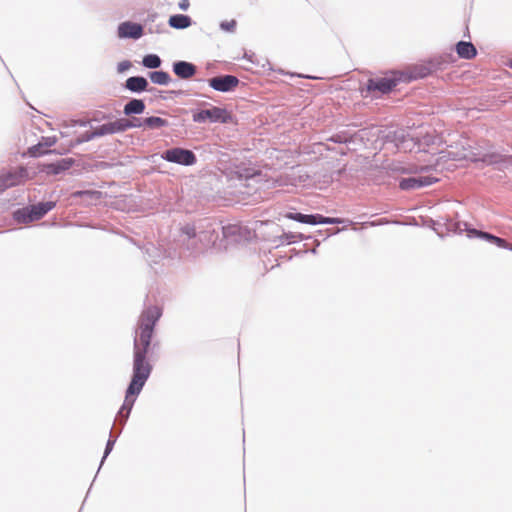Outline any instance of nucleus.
I'll use <instances>...</instances> for the list:
<instances>
[{"mask_svg":"<svg viewBox=\"0 0 512 512\" xmlns=\"http://www.w3.org/2000/svg\"><path fill=\"white\" fill-rule=\"evenodd\" d=\"M162 315L158 306L146 308L140 315L135 331L133 347V375L127 388L124 403L119 411L121 417L127 418L137 396L152 372V365L148 360L151 349V339L154 327Z\"/></svg>","mask_w":512,"mask_h":512,"instance_id":"f257e3e1","label":"nucleus"},{"mask_svg":"<svg viewBox=\"0 0 512 512\" xmlns=\"http://www.w3.org/2000/svg\"><path fill=\"white\" fill-rule=\"evenodd\" d=\"M193 121L196 123H231L233 116L225 108L211 106L208 109L199 110L193 113Z\"/></svg>","mask_w":512,"mask_h":512,"instance_id":"f03ea898","label":"nucleus"},{"mask_svg":"<svg viewBox=\"0 0 512 512\" xmlns=\"http://www.w3.org/2000/svg\"><path fill=\"white\" fill-rule=\"evenodd\" d=\"M55 206L54 202H42L17 210L14 218L19 223H29L41 219L47 212Z\"/></svg>","mask_w":512,"mask_h":512,"instance_id":"7ed1b4c3","label":"nucleus"},{"mask_svg":"<svg viewBox=\"0 0 512 512\" xmlns=\"http://www.w3.org/2000/svg\"><path fill=\"white\" fill-rule=\"evenodd\" d=\"M399 82H403L402 72L392 71L385 77L369 79L367 82V90L385 94L390 92Z\"/></svg>","mask_w":512,"mask_h":512,"instance_id":"20e7f679","label":"nucleus"},{"mask_svg":"<svg viewBox=\"0 0 512 512\" xmlns=\"http://www.w3.org/2000/svg\"><path fill=\"white\" fill-rule=\"evenodd\" d=\"M30 179L28 171L25 167H18L13 171L0 176V192L4 190L24 184Z\"/></svg>","mask_w":512,"mask_h":512,"instance_id":"39448f33","label":"nucleus"},{"mask_svg":"<svg viewBox=\"0 0 512 512\" xmlns=\"http://www.w3.org/2000/svg\"><path fill=\"white\" fill-rule=\"evenodd\" d=\"M162 158L166 161L186 166L193 165L196 162L195 154L192 151L183 148H172L166 150L162 154Z\"/></svg>","mask_w":512,"mask_h":512,"instance_id":"423d86ee","label":"nucleus"},{"mask_svg":"<svg viewBox=\"0 0 512 512\" xmlns=\"http://www.w3.org/2000/svg\"><path fill=\"white\" fill-rule=\"evenodd\" d=\"M286 218L295 220L301 223L315 225V224H341L343 220L340 218L324 217L322 215H305L301 213H287Z\"/></svg>","mask_w":512,"mask_h":512,"instance_id":"0eeeda50","label":"nucleus"},{"mask_svg":"<svg viewBox=\"0 0 512 512\" xmlns=\"http://www.w3.org/2000/svg\"><path fill=\"white\" fill-rule=\"evenodd\" d=\"M239 82V79L233 75L217 76L208 80L209 86L220 92L234 90Z\"/></svg>","mask_w":512,"mask_h":512,"instance_id":"6e6552de","label":"nucleus"},{"mask_svg":"<svg viewBox=\"0 0 512 512\" xmlns=\"http://www.w3.org/2000/svg\"><path fill=\"white\" fill-rule=\"evenodd\" d=\"M127 126H129L126 122L123 121H113L109 123H105L94 129L91 135H89L86 140H90L94 137H100L107 134H113L117 132H123L127 130Z\"/></svg>","mask_w":512,"mask_h":512,"instance_id":"1a4fd4ad","label":"nucleus"},{"mask_svg":"<svg viewBox=\"0 0 512 512\" xmlns=\"http://www.w3.org/2000/svg\"><path fill=\"white\" fill-rule=\"evenodd\" d=\"M436 181V178L430 176H416L402 179L399 182V187L402 190H414L421 187L429 186Z\"/></svg>","mask_w":512,"mask_h":512,"instance_id":"9d476101","label":"nucleus"},{"mask_svg":"<svg viewBox=\"0 0 512 512\" xmlns=\"http://www.w3.org/2000/svg\"><path fill=\"white\" fill-rule=\"evenodd\" d=\"M402 72L403 82L425 78L431 74L432 70L425 64L415 65Z\"/></svg>","mask_w":512,"mask_h":512,"instance_id":"9b49d317","label":"nucleus"},{"mask_svg":"<svg viewBox=\"0 0 512 512\" xmlns=\"http://www.w3.org/2000/svg\"><path fill=\"white\" fill-rule=\"evenodd\" d=\"M143 34V28L140 24L132 22H123L118 27V36L120 38L138 39Z\"/></svg>","mask_w":512,"mask_h":512,"instance_id":"f8f14e48","label":"nucleus"},{"mask_svg":"<svg viewBox=\"0 0 512 512\" xmlns=\"http://www.w3.org/2000/svg\"><path fill=\"white\" fill-rule=\"evenodd\" d=\"M468 235L469 236H475V237H479V238H482V239H485L493 244H495L496 246L500 247V248H503V249H510V244L503 238H500V237H497L495 235H492L488 232H483V231H480V230H476V229H472V230H469L468 231Z\"/></svg>","mask_w":512,"mask_h":512,"instance_id":"ddd939ff","label":"nucleus"},{"mask_svg":"<svg viewBox=\"0 0 512 512\" xmlns=\"http://www.w3.org/2000/svg\"><path fill=\"white\" fill-rule=\"evenodd\" d=\"M173 71L179 78L189 79L195 75L196 67L189 62L179 61L174 63Z\"/></svg>","mask_w":512,"mask_h":512,"instance_id":"4468645a","label":"nucleus"},{"mask_svg":"<svg viewBox=\"0 0 512 512\" xmlns=\"http://www.w3.org/2000/svg\"><path fill=\"white\" fill-rule=\"evenodd\" d=\"M456 52L462 59H473L477 55V50L471 42L460 41L456 44Z\"/></svg>","mask_w":512,"mask_h":512,"instance_id":"2eb2a0df","label":"nucleus"},{"mask_svg":"<svg viewBox=\"0 0 512 512\" xmlns=\"http://www.w3.org/2000/svg\"><path fill=\"white\" fill-rule=\"evenodd\" d=\"M148 82L144 77L135 76L126 80V88L133 92L146 90Z\"/></svg>","mask_w":512,"mask_h":512,"instance_id":"dca6fc26","label":"nucleus"},{"mask_svg":"<svg viewBox=\"0 0 512 512\" xmlns=\"http://www.w3.org/2000/svg\"><path fill=\"white\" fill-rule=\"evenodd\" d=\"M169 25L175 29H185L191 25V18L187 15H172L168 21Z\"/></svg>","mask_w":512,"mask_h":512,"instance_id":"f3484780","label":"nucleus"},{"mask_svg":"<svg viewBox=\"0 0 512 512\" xmlns=\"http://www.w3.org/2000/svg\"><path fill=\"white\" fill-rule=\"evenodd\" d=\"M145 110V104L140 99H133L129 101L124 107V113L126 115L141 114Z\"/></svg>","mask_w":512,"mask_h":512,"instance_id":"a211bd4d","label":"nucleus"},{"mask_svg":"<svg viewBox=\"0 0 512 512\" xmlns=\"http://www.w3.org/2000/svg\"><path fill=\"white\" fill-rule=\"evenodd\" d=\"M55 142H56V140L54 138H47V139H45L44 143L40 142L37 145L30 147L28 152L31 156L38 157L47 152V151L43 150L44 146L51 147L55 144Z\"/></svg>","mask_w":512,"mask_h":512,"instance_id":"6ab92c4d","label":"nucleus"},{"mask_svg":"<svg viewBox=\"0 0 512 512\" xmlns=\"http://www.w3.org/2000/svg\"><path fill=\"white\" fill-rule=\"evenodd\" d=\"M168 125V121L161 117L151 116L144 119V126L150 129H158Z\"/></svg>","mask_w":512,"mask_h":512,"instance_id":"aec40b11","label":"nucleus"},{"mask_svg":"<svg viewBox=\"0 0 512 512\" xmlns=\"http://www.w3.org/2000/svg\"><path fill=\"white\" fill-rule=\"evenodd\" d=\"M150 79L155 84L167 85L170 82V75L164 71H154L150 73Z\"/></svg>","mask_w":512,"mask_h":512,"instance_id":"412c9836","label":"nucleus"},{"mask_svg":"<svg viewBox=\"0 0 512 512\" xmlns=\"http://www.w3.org/2000/svg\"><path fill=\"white\" fill-rule=\"evenodd\" d=\"M142 63L147 68H158L161 64V60L157 55L149 54L143 58Z\"/></svg>","mask_w":512,"mask_h":512,"instance_id":"4be33fe9","label":"nucleus"},{"mask_svg":"<svg viewBox=\"0 0 512 512\" xmlns=\"http://www.w3.org/2000/svg\"><path fill=\"white\" fill-rule=\"evenodd\" d=\"M69 168V163L63 160L61 163L50 164L47 166V172L52 174H58L59 172Z\"/></svg>","mask_w":512,"mask_h":512,"instance_id":"5701e85b","label":"nucleus"},{"mask_svg":"<svg viewBox=\"0 0 512 512\" xmlns=\"http://www.w3.org/2000/svg\"><path fill=\"white\" fill-rule=\"evenodd\" d=\"M119 121L126 122L129 125V126H127V129L140 128V127L144 126V121H140L138 119L130 120V119L122 118V119H119Z\"/></svg>","mask_w":512,"mask_h":512,"instance_id":"b1692460","label":"nucleus"},{"mask_svg":"<svg viewBox=\"0 0 512 512\" xmlns=\"http://www.w3.org/2000/svg\"><path fill=\"white\" fill-rule=\"evenodd\" d=\"M236 27V21L230 20V21H224L221 23V28L228 32H233Z\"/></svg>","mask_w":512,"mask_h":512,"instance_id":"393cba45","label":"nucleus"},{"mask_svg":"<svg viewBox=\"0 0 512 512\" xmlns=\"http://www.w3.org/2000/svg\"><path fill=\"white\" fill-rule=\"evenodd\" d=\"M487 157L488 156H485L483 161H486L488 163H497L502 160L501 155H498V154H492L491 156H489V159Z\"/></svg>","mask_w":512,"mask_h":512,"instance_id":"a878e982","label":"nucleus"},{"mask_svg":"<svg viewBox=\"0 0 512 512\" xmlns=\"http://www.w3.org/2000/svg\"><path fill=\"white\" fill-rule=\"evenodd\" d=\"M189 6H190L189 0H181L179 2V8L181 10H187L189 8Z\"/></svg>","mask_w":512,"mask_h":512,"instance_id":"bb28decb","label":"nucleus"},{"mask_svg":"<svg viewBox=\"0 0 512 512\" xmlns=\"http://www.w3.org/2000/svg\"><path fill=\"white\" fill-rule=\"evenodd\" d=\"M185 233H186L189 237H194V236H195L194 228H190V227L185 228Z\"/></svg>","mask_w":512,"mask_h":512,"instance_id":"cd10ccee","label":"nucleus"},{"mask_svg":"<svg viewBox=\"0 0 512 512\" xmlns=\"http://www.w3.org/2000/svg\"><path fill=\"white\" fill-rule=\"evenodd\" d=\"M112 445H113V441H110V440H109V441H108V443H107L106 451H105V454H106V455H107V454L110 452V450L112 449Z\"/></svg>","mask_w":512,"mask_h":512,"instance_id":"c85d7f7f","label":"nucleus"},{"mask_svg":"<svg viewBox=\"0 0 512 512\" xmlns=\"http://www.w3.org/2000/svg\"><path fill=\"white\" fill-rule=\"evenodd\" d=\"M331 140H333L334 142H343L344 140L341 138L340 135H336L334 137L331 138Z\"/></svg>","mask_w":512,"mask_h":512,"instance_id":"c756f323","label":"nucleus"},{"mask_svg":"<svg viewBox=\"0 0 512 512\" xmlns=\"http://www.w3.org/2000/svg\"><path fill=\"white\" fill-rule=\"evenodd\" d=\"M508 159H509V161L512 163V156H509V158H508Z\"/></svg>","mask_w":512,"mask_h":512,"instance_id":"7c9ffc66","label":"nucleus"}]
</instances>
